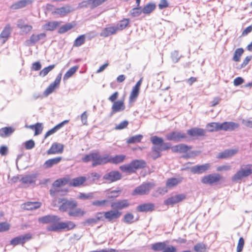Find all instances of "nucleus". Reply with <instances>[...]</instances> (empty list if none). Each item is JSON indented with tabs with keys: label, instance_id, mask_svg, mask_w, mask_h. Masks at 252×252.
<instances>
[{
	"label": "nucleus",
	"instance_id": "0e129e2a",
	"mask_svg": "<svg viewBox=\"0 0 252 252\" xmlns=\"http://www.w3.org/2000/svg\"><path fill=\"white\" fill-rule=\"evenodd\" d=\"M42 124L40 123H37L35 125V126H34V130L35 131L34 135H37L40 134L42 131Z\"/></svg>",
	"mask_w": 252,
	"mask_h": 252
},
{
	"label": "nucleus",
	"instance_id": "dca6fc26",
	"mask_svg": "<svg viewBox=\"0 0 252 252\" xmlns=\"http://www.w3.org/2000/svg\"><path fill=\"white\" fill-rule=\"evenodd\" d=\"M210 166L209 163L197 165L192 167L190 168V171L193 174H200L208 170L210 168Z\"/></svg>",
	"mask_w": 252,
	"mask_h": 252
},
{
	"label": "nucleus",
	"instance_id": "ddd939ff",
	"mask_svg": "<svg viewBox=\"0 0 252 252\" xmlns=\"http://www.w3.org/2000/svg\"><path fill=\"white\" fill-rule=\"evenodd\" d=\"M62 78V73L58 74L55 80L48 86V87L44 91V94L46 96H48L52 93L55 89L59 86Z\"/></svg>",
	"mask_w": 252,
	"mask_h": 252
},
{
	"label": "nucleus",
	"instance_id": "bb28decb",
	"mask_svg": "<svg viewBox=\"0 0 252 252\" xmlns=\"http://www.w3.org/2000/svg\"><path fill=\"white\" fill-rule=\"evenodd\" d=\"M39 202H27L22 204V208L26 210H33L39 208L41 206Z\"/></svg>",
	"mask_w": 252,
	"mask_h": 252
},
{
	"label": "nucleus",
	"instance_id": "603ef678",
	"mask_svg": "<svg viewBox=\"0 0 252 252\" xmlns=\"http://www.w3.org/2000/svg\"><path fill=\"white\" fill-rule=\"evenodd\" d=\"M121 190H113L107 191L106 196L109 199H113L118 197L121 193Z\"/></svg>",
	"mask_w": 252,
	"mask_h": 252
},
{
	"label": "nucleus",
	"instance_id": "774afa93",
	"mask_svg": "<svg viewBox=\"0 0 252 252\" xmlns=\"http://www.w3.org/2000/svg\"><path fill=\"white\" fill-rule=\"evenodd\" d=\"M128 124L127 121H124L115 126L116 129H122L127 127Z\"/></svg>",
	"mask_w": 252,
	"mask_h": 252
},
{
	"label": "nucleus",
	"instance_id": "de8ad7c7",
	"mask_svg": "<svg viewBox=\"0 0 252 252\" xmlns=\"http://www.w3.org/2000/svg\"><path fill=\"white\" fill-rule=\"evenodd\" d=\"M120 169L124 172L126 173H134L135 172V170H134L131 163H130L129 164H125L123 165H122L120 167Z\"/></svg>",
	"mask_w": 252,
	"mask_h": 252
},
{
	"label": "nucleus",
	"instance_id": "ea45409f",
	"mask_svg": "<svg viewBox=\"0 0 252 252\" xmlns=\"http://www.w3.org/2000/svg\"><path fill=\"white\" fill-rule=\"evenodd\" d=\"M15 130L12 127H5L0 129V136L5 137L9 136Z\"/></svg>",
	"mask_w": 252,
	"mask_h": 252
},
{
	"label": "nucleus",
	"instance_id": "09e8293b",
	"mask_svg": "<svg viewBox=\"0 0 252 252\" xmlns=\"http://www.w3.org/2000/svg\"><path fill=\"white\" fill-rule=\"evenodd\" d=\"M244 53V50L243 48H238L237 49L234 53V55L232 58L233 61L237 62L240 61L241 56Z\"/></svg>",
	"mask_w": 252,
	"mask_h": 252
},
{
	"label": "nucleus",
	"instance_id": "0eeeda50",
	"mask_svg": "<svg viewBox=\"0 0 252 252\" xmlns=\"http://www.w3.org/2000/svg\"><path fill=\"white\" fill-rule=\"evenodd\" d=\"M17 27L20 30V32L22 35L29 33L32 29V26L28 24L25 20L22 19L17 20Z\"/></svg>",
	"mask_w": 252,
	"mask_h": 252
},
{
	"label": "nucleus",
	"instance_id": "49530a36",
	"mask_svg": "<svg viewBox=\"0 0 252 252\" xmlns=\"http://www.w3.org/2000/svg\"><path fill=\"white\" fill-rule=\"evenodd\" d=\"M109 201L107 199L96 200L92 202V204L95 207H105L107 206Z\"/></svg>",
	"mask_w": 252,
	"mask_h": 252
},
{
	"label": "nucleus",
	"instance_id": "9d476101",
	"mask_svg": "<svg viewBox=\"0 0 252 252\" xmlns=\"http://www.w3.org/2000/svg\"><path fill=\"white\" fill-rule=\"evenodd\" d=\"M73 11V9L71 6L66 5L64 6L55 9V10L52 11V14L54 15H58L62 17Z\"/></svg>",
	"mask_w": 252,
	"mask_h": 252
},
{
	"label": "nucleus",
	"instance_id": "79ce46f5",
	"mask_svg": "<svg viewBox=\"0 0 252 252\" xmlns=\"http://www.w3.org/2000/svg\"><path fill=\"white\" fill-rule=\"evenodd\" d=\"M206 128L210 132L220 130V123H211L206 126Z\"/></svg>",
	"mask_w": 252,
	"mask_h": 252
},
{
	"label": "nucleus",
	"instance_id": "e433bc0d",
	"mask_svg": "<svg viewBox=\"0 0 252 252\" xmlns=\"http://www.w3.org/2000/svg\"><path fill=\"white\" fill-rule=\"evenodd\" d=\"M190 149V147L183 144L176 145L173 147L172 148V151L174 152L179 153H186Z\"/></svg>",
	"mask_w": 252,
	"mask_h": 252
},
{
	"label": "nucleus",
	"instance_id": "c85d7f7f",
	"mask_svg": "<svg viewBox=\"0 0 252 252\" xmlns=\"http://www.w3.org/2000/svg\"><path fill=\"white\" fill-rule=\"evenodd\" d=\"M62 22L60 21H51L49 22L42 26L43 30L46 31H54L57 27H59Z\"/></svg>",
	"mask_w": 252,
	"mask_h": 252
},
{
	"label": "nucleus",
	"instance_id": "72a5a7b5",
	"mask_svg": "<svg viewBox=\"0 0 252 252\" xmlns=\"http://www.w3.org/2000/svg\"><path fill=\"white\" fill-rule=\"evenodd\" d=\"M59 226L61 228V230L63 229L65 231H68L75 228V224L71 221H67L66 222H59Z\"/></svg>",
	"mask_w": 252,
	"mask_h": 252
},
{
	"label": "nucleus",
	"instance_id": "a878e982",
	"mask_svg": "<svg viewBox=\"0 0 252 252\" xmlns=\"http://www.w3.org/2000/svg\"><path fill=\"white\" fill-rule=\"evenodd\" d=\"M239 125L237 123L229 122L220 123V130L232 131L238 128Z\"/></svg>",
	"mask_w": 252,
	"mask_h": 252
},
{
	"label": "nucleus",
	"instance_id": "58836bf2",
	"mask_svg": "<svg viewBox=\"0 0 252 252\" xmlns=\"http://www.w3.org/2000/svg\"><path fill=\"white\" fill-rule=\"evenodd\" d=\"M126 158V156L123 155H117L114 157L109 155V162L118 164L122 162Z\"/></svg>",
	"mask_w": 252,
	"mask_h": 252
},
{
	"label": "nucleus",
	"instance_id": "412c9836",
	"mask_svg": "<svg viewBox=\"0 0 252 252\" xmlns=\"http://www.w3.org/2000/svg\"><path fill=\"white\" fill-rule=\"evenodd\" d=\"M12 32V28L9 24H7L0 34V40L2 43H5L9 38Z\"/></svg>",
	"mask_w": 252,
	"mask_h": 252
},
{
	"label": "nucleus",
	"instance_id": "c9c22d12",
	"mask_svg": "<svg viewBox=\"0 0 252 252\" xmlns=\"http://www.w3.org/2000/svg\"><path fill=\"white\" fill-rule=\"evenodd\" d=\"M62 158L61 157L49 159L45 161L44 166L46 168H50L53 165L58 164L62 160Z\"/></svg>",
	"mask_w": 252,
	"mask_h": 252
},
{
	"label": "nucleus",
	"instance_id": "9b49d317",
	"mask_svg": "<svg viewBox=\"0 0 252 252\" xmlns=\"http://www.w3.org/2000/svg\"><path fill=\"white\" fill-rule=\"evenodd\" d=\"M186 198V195L184 193L176 194L164 200V203L166 205H173L180 202Z\"/></svg>",
	"mask_w": 252,
	"mask_h": 252
},
{
	"label": "nucleus",
	"instance_id": "f3484780",
	"mask_svg": "<svg viewBox=\"0 0 252 252\" xmlns=\"http://www.w3.org/2000/svg\"><path fill=\"white\" fill-rule=\"evenodd\" d=\"M104 218L109 221L118 219L122 215V213L118 210H110L103 212Z\"/></svg>",
	"mask_w": 252,
	"mask_h": 252
},
{
	"label": "nucleus",
	"instance_id": "6ab92c4d",
	"mask_svg": "<svg viewBox=\"0 0 252 252\" xmlns=\"http://www.w3.org/2000/svg\"><path fill=\"white\" fill-rule=\"evenodd\" d=\"M46 36V34L44 33H41L38 34H32L30 39L25 41V44L27 46H30L34 44L39 40L44 38Z\"/></svg>",
	"mask_w": 252,
	"mask_h": 252
},
{
	"label": "nucleus",
	"instance_id": "aec40b11",
	"mask_svg": "<svg viewBox=\"0 0 252 252\" xmlns=\"http://www.w3.org/2000/svg\"><path fill=\"white\" fill-rule=\"evenodd\" d=\"M124 100L123 99L119 100L114 102L112 106L111 115L117 112L123 111L125 109Z\"/></svg>",
	"mask_w": 252,
	"mask_h": 252
},
{
	"label": "nucleus",
	"instance_id": "f03ea898",
	"mask_svg": "<svg viewBox=\"0 0 252 252\" xmlns=\"http://www.w3.org/2000/svg\"><path fill=\"white\" fill-rule=\"evenodd\" d=\"M252 174V164L243 165L240 169L232 177L234 182H241L243 178H247Z\"/></svg>",
	"mask_w": 252,
	"mask_h": 252
},
{
	"label": "nucleus",
	"instance_id": "e2e57ef3",
	"mask_svg": "<svg viewBox=\"0 0 252 252\" xmlns=\"http://www.w3.org/2000/svg\"><path fill=\"white\" fill-rule=\"evenodd\" d=\"M167 191L166 189L164 188H159L155 190L153 194V195L155 197L158 196L160 194H163Z\"/></svg>",
	"mask_w": 252,
	"mask_h": 252
},
{
	"label": "nucleus",
	"instance_id": "393cba45",
	"mask_svg": "<svg viewBox=\"0 0 252 252\" xmlns=\"http://www.w3.org/2000/svg\"><path fill=\"white\" fill-rule=\"evenodd\" d=\"M34 0H21L13 3L11 5L10 8L13 10H17L26 7L27 5L32 3Z\"/></svg>",
	"mask_w": 252,
	"mask_h": 252
},
{
	"label": "nucleus",
	"instance_id": "3c124183",
	"mask_svg": "<svg viewBox=\"0 0 252 252\" xmlns=\"http://www.w3.org/2000/svg\"><path fill=\"white\" fill-rule=\"evenodd\" d=\"M156 5L154 3H148L146 4L142 9V12L144 14H150L155 10Z\"/></svg>",
	"mask_w": 252,
	"mask_h": 252
},
{
	"label": "nucleus",
	"instance_id": "6e6d98bb",
	"mask_svg": "<svg viewBox=\"0 0 252 252\" xmlns=\"http://www.w3.org/2000/svg\"><path fill=\"white\" fill-rule=\"evenodd\" d=\"M55 66V64H52L44 68L39 72V75L42 77L45 76L50 71L54 68Z\"/></svg>",
	"mask_w": 252,
	"mask_h": 252
},
{
	"label": "nucleus",
	"instance_id": "a19ab883",
	"mask_svg": "<svg viewBox=\"0 0 252 252\" xmlns=\"http://www.w3.org/2000/svg\"><path fill=\"white\" fill-rule=\"evenodd\" d=\"M130 163L135 171L145 167L146 164L145 161L143 160H134Z\"/></svg>",
	"mask_w": 252,
	"mask_h": 252
},
{
	"label": "nucleus",
	"instance_id": "c756f323",
	"mask_svg": "<svg viewBox=\"0 0 252 252\" xmlns=\"http://www.w3.org/2000/svg\"><path fill=\"white\" fill-rule=\"evenodd\" d=\"M36 179L35 174H30L23 177L20 181L24 184L30 185L35 183Z\"/></svg>",
	"mask_w": 252,
	"mask_h": 252
},
{
	"label": "nucleus",
	"instance_id": "20e7f679",
	"mask_svg": "<svg viewBox=\"0 0 252 252\" xmlns=\"http://www.w3.org/2000/svg\"><path fill=\"white\" fill-rule=\"evenodd\" d=\"M155 185L153 183L147 182L144 183L138 186L133 190V195H144L149 193L150 190L155 187Z\"/></svg>",
	"mask_w": 252,
	"mask_h": 252
},
{
	"label": "nucleus",
	"instance_id": "69168bd1",
	"mask_svg": "<svg viewBox=\"0 0 252 252\" xmlns=\"http://www.w3.org/2000/svg\"><path fill=\"white\" fill-rule=\"evenodd\" d=\"M142 10L140 7L134 8L131 10V14L133 17H137L140 15Z\"/></svg>",
	"mask_w": 252,
	"mask_h": 252
},
{
	"label": "nucleus",
	"instance_id": "a18cd8bd",
	"mask_svg": "<svg viewBox=\"0 0 252 252\" xmlns=\"http://www.w3.org/2000/svg\"><path fill=\"white\" fill-rule=\"evenodd\" d=\"M75 26V24L72 23H67L62 27L59 29L58 31V32L59 33H63L69 30H71L73 28H74Z\"/></svg>",
	"mask_w": 252,
	"mask_h": 252
},
{
	"label": "nucleus",
	"instance_id": "bf43d9fd",
	"mask_svg": "<svg viewBox=\"0 0 252 252\" xmlns=\"http://www.w3.org/2000/svg\"><path fill=\"white\" fill-rule=\"evenodd\" d=\"M134 216L131 213H127L124 216V221L127 224H130L133 222Z\"/></svg>",
	"mask_w": 252,
	"mask_h": 252
},
{
	"label": "nucleus",
	"instance_id": "052dcab7",
	"mask_svg": "<svg viewBox=\"0 0 252 252\" xmlns=\"http://www.w3.org/2000/svg\"><path fill=\"white\" fill-rule=\"evenodd\" d=\"M194 250L196 252H205L206 246L203 243H198L194 247Z\"/></svg>",
	"mask_w": 252,
	"mask_h": 252
},
{
	"label": "nucleus",
	"instance_id": "423d86ee",
	"mask_svg": "<svg viewBox=\"0 0 252 252\" xmlns=\"http://www.w3.org/2000/svg\"><path fill=\"white\" fill-rule=\"evenodd\" d=\"M221 179V176L218 173L206 175L201 178V183L204 184L213 185L218 183Z\"/></svg>",
	"mask_w": 252,
	"mask_h": 252
},
{
	"label": "nucleus",
	"instance_id": "2f4dec72",
	"mask_svg": "<svg viewBox=\"0 0 252 252\" xmlns=\"http://www.w3.org/2000/svg\"><path fill=\"white\" fill-rule=\"evenodd\" d=\"M87 212L80 208H75L68 212V215L73 217H81L86 215Z\"/></svg>",
	"mask_w": 252,
	"mask_h": 252
},
{
	"label": "nucleus",
	"instance_id": "37998d69",
	"mask_svg": "<svg viewBox=\"0 0 252 252\" xmlns=\"http://www.w3.org/2000/svg\"><path fill=\"white\" fill-rule=\"evenodd\" d=\"M166 246V242H157L152 245L151 249L155 251L163 252L165 247Z\"/></svg>",
	"mask_w": 252,
	"mask_h": 252
},
{
	"label": "nucleus",
	"instance_id": "864d4df0",
	"mask_svg": "<svg viewBox=\"0 0 252 252\" xmlns=\"http://www.w3.org/2000/svg\"><path fill=\"white\" fill-rule=\"evenodd\" d=\"M140 89L135 87H133L132 91L130 94L129 100L132 101L135 100L138 96Z\"/></svg>",
	"mask_w": 252,
	"mask_h": 252
},
{
	"label": "nucleus",
	"instance_id": "a211bd4d",
	"mask_svg": "<svg viewBox=\"0 0 252 252\" xmlns=\"http://www.w3.org/2000/svg\"><path fill=\"white\" fill-rule=\"evenodd\" d=\"M60 220V218L55 215H47L38 218V221L42 223H55Z\"/></svg>",
	"mask_w": 252,
	"mask_h": 252
},
{
	"label": "nucleus",
	"instance_id": "2eb2a0df",
	"mask_svg": "<svg viewBox=\"0 0 252 252\" xmlns=\"http://www.w3.org/2000/svg\"><path fill=\"white\" fill-rule=\"evenodd\" d=\"M130 204L128 200H120L111 203V207L116 210H122L129 207Z\"/></svg>",
	"mask_w": 252,
	"mask_h": 252
},
{
	"label": "nucleus",
	"instance_id": "7ed1b4c3",
	"mask_svg": "<svg viewBox=\"0 0 252 252\" xmlns=\"http://www.w3.org/2000/svg\"><path fill=\"white\" fill-rule=\"evenodd\" d=\"M59 203H62L59 207V210L63 212H70L71 210L76 208L78 203L76 201L73 199L68 200L66 198H63L59 199Z\"/></svg>",
	"mask_w": 252,
	"mask_h": 252
},
{
	"label": "nucleus",
	"instance_id": "4468645a",
	"mask_svg": "<svg viewBox=\"0 0 252 252\" xmlns=\"http://www.w3.org/2000/svg\"><path fill=\"white\" fill-rule=\"evenodd\" d=\"M117 32L115 24L108 25L102 29L101 32L100 33V36L103 37H107L111 35L116 34Z\"/></svg>",
	"mask_w": 252,
	"mask_h": 252
},
{
	"label": "nucleus",
	"instance_id": "f257e3e1",
	"mask_svg": "<svg viewBox=\"0 0 252 252\" xmlns=\"http://www.w3.org/2000/svg\"><path fill=\"white\" fill-rule=\"evenodd\" d=\"M82 161L85 162L92 161V166L95 167L109 163V154L101 155L98 152L90 153L83 157Z\"/></svg>",
	"mask_w": 252,
	"mask_h": 252
},
{
	"label": "nucleus",
	"instance_id": "b1692460",
	"mask_svg": "<svg viewBox=\"0 0 252 252\" xmlns=\"http://www.w3.org/2000/svg\"><path fill=\"white\" fill-rule=\"evenodd\" d=\"M238 152L237 149H227L224 150V151L220 153L217 156V158H230L235 154H236Z\"/></svg>",
	"mask_w": 252,
	"mask_h": 252
},
{
	"label": "nucleus",
	"instance_id": "f8f14e48",
	"mask_svg": "<svg viewBox=\"0 0 252 252\" xmlns=\"http://www.w3.org/2000/svg\"><path fill=\"white\" fill-rule=\"evenodd\" d=\"M122 178L121 174L118 171H112L105 174L103 177V179L107 181L109 183L117 181Z\"/></svg>",
	"mask_w": 252,
	"mask_h": 252
},
{
	"label": "nucleus",
	"instance_id": "1a4fd4ad",
	"mask_svg": "<svg viewBox=\"0 0 252 252\" xmlns=\"http://www.w3.org/2000/svg\"><path fill=\"white\" fill-rule=\"evenodd\" d=\"M32 239V235L28 233L23 235H21L12 239L10 241V244L15 246L18 245H23L27 241Z\"/></svg>",
	"mask_w": 252,
	"mask_h": 252
},
{
	"label": "nucleus",
	"instance_id": "473e14b6",
	"mask_svg": "<svg viewBox=\"0 0 252 252\" xmlns=\"http://www.w3.org/2000/svg\"><path fill=\"white\" fill-rule=\"evenodd\" d=\"M182 181V178H171L167 180L166 186L169 189H171L180 184Z\"/></svg>",
	"mask_w": 252,
	"mask_h": 252
},
{
	"label": "nucleus",
	"instance_id": "4d7b16f0",
	"mask_svg": "<svg viewBox=\"0 0 252 252\" xmlns=\"http://www.w3.org/2000/svg\"><path fill=\"white\" fill-rule=\"evenodd\" d=\"M85 41V35H81L78 36L74 41V46L79 47L84 44Z\"/></svg>",
	"mask_w": 252,
	"mask_h": 252
},
{
	"label": "nucleus",
	"instance_id": "6e6552de",
	"mask_svg": "<svg viewBox=\"0 0 252 252\" xmlns=\"http://www.w3.org/2000/svg\"><path fill=\"white\" fill-rule=\"evenodd\" d=\"M165 137L168 140L179 142L182 139L186 138L187 136L185 133L180 131H173L167 134Z\"/></svg>",
	"mask_w": 252,
	"mask_h": 252
},
{
	"label": "nucleus",
	"instance_id": "5fc2aeb1",
	"mask_svg": "<svg viewBox=\"0 0 252 252\" xmlns=\"http://www.w3.org/2000/svg\"><path fill=\"white\" fill-rule=\"evenodd\" d=\"M143 138L141 134L136 135L130 137L127 141L128 143H135L140 142Z\"/></svg>",
	"mask_w": 252,
	"mask_h": 252
},
{
	"label": "nucleus",
	"instance_id": "cd10ccee",
	"mask_svg": "<svg viewBox=\"0 0 252 252\" xmlns=\"http://www.w3.org/2000/svg\"><path fill=\"white\" fill-rule=\"evenodd\" d=\"M187 133L191 136H201L205 134V130L201 128L194 127L187 130Z\"/></svg>",
	"mask_w": 252,
	"mask_h": 252
},
{
	"label": "nucleus",
	"instance_id": "f704fd0d",
	"mask_svg": "<svg viewBox=\"0 0 252 252\" xmlns=\"http://www.w3.org/2000/svg\"><path fill=\"white\" fill-rule=\"evenodd\" d=\"M151 141L155 145L154 146H159L161 148H166L165 144L163 143V139L157 136H154L151 137Z\"/></svg>",
	"mask_w": 252,
	"mask_h": 252
},
{
	"label": "nucleus",
	"instance_id": "5701e85b",
	"mask_svg": "<svg viewBox=\"0 0 252 252\" xmlns=\"http://www.w3.org/2000/svg\"><path fill=\"white\" fill-rule=\"evenodd\" d=\"M63 150V145L60 143H54L52 144L51 148L47 151L48 155L61 154Z\"/></svg>",
	"mask_w": 252,
	"mask_h": 252
},
{
	"label": "nucleus",
	"instance_id": "13d9d810",
	"mask_svg": "<svg viewBox=\"0 0 252 252\" xmlns=\"http://www.w3.org/2000/svg\"><path fill=\"white\" fill-rule=\"evenodd\" d=\"M78 67L73 66L71 67L64 74L63 79H66L70 77L77 70Z\"/></svg>",
	"mask_w": 252,
	"mask_h": 252
},
{
	"label": "nucleus",
	"instance_id": "4be33fe9",
	"mask_svg": "<svg viewBox=\"0 0 252 252\" xmlns=\"http://www.w3.org/2000/svg\"><path fill=\"white\" fill-rule=\"evenodd\" d=\"M168 148V147L166 148H161V147L159 146H153L152 148L151 152L149 154V156L153 159H156L161 156L160 152L162 151L165 150Z\"/></svg>",
	"mask_w": 252,
	"mask_h": 252
},
{
	"label": "nucleus",
	"instance_id": "7c9ffc66",
	"mask_svg": "<svg viewBox=\"0 0 252 252\" xmlns=\"http://www.w3.org/2000/svg\"><path fill=\"white\" fill-rule=\"evenodd\" d=\"M86 178L85 177H79L75 178L72 180L69 179L68 183L69 186L72 187H79L82 185L86 181Z\"/></svg>",
	"mask_w": 252,
	"mask_h": 252
},
{
	"label": "nucleus",
	"instance_id": "c03bdc74",
	"mask_svg": "<svg viewBox=\"0 0 252 252\" xmlns=\"http://www.w3.org/2000/svg\"><path fill=\"white\" fill-rule=\"evenodd\" d=\"M129 20L127 19H124L123 20L120 21V22L117 24H115V26L117 29V31H122L125 29L129 24Z\"/></svg>",
	"mask_w": 252,
	"mask_h": 252
},
{
	"label": "nucleus",
	"instance_id": "8fccbe9b",
	"mask_svg": "<svg viewBox=\"0 0 252 252\" xmlns=\"http://www.w3.org/2000/svg\"><path fill=\"white\" fill-rule=\"evenodd\" d=\"M77 198L81 200H87V199H91L94 198V193L89 192L88 193H85L83 192H80L78 195Z\"/></svg>",
	"mask_w": 252,
	"mask_h": 252
},
{
	"label": "nucleus",
	"instance_id": "39448f33",
	"mask_svg": "<svg viewBox=\"0 0 252 252\" xmlns=\"http://www.w3.org/2000/svg\"><path fill=\"white\" fill-rule=\"evenodd\" d=\"M69 181V177H64L56 180L53 184V188L50 189V194L52 196L56 195L59 191V188L65 185H68Z\"/></svg>",
	"mask_w": 252,
	"mask_h": 252
},
{
	"label": "nucleus",
	"instance_id": "338daca9",
	"mask_svg": "<svg viewBox=\"0 0 252 252\" xmlns=\"http://www.w3.org/2000/svg\"><path fill=\"white\" fill-rule=\"evenodd\" d=\"M171 58L173 62L177 63L180 58L178 52L177 51H173L171 53Z\"/></svg>",
	"mask_w": 252,
	"mask_h": 252
},
{
	"label": "nucleus",
	"instance_id": "680f3d73",
	"mask_svg": "<svg viewBox=\"0 0 252 252\" xmlns=\"http://www.w3.org/2000/svg\"><path fill=\"white\" fill-rule=\"evenodd\" d=\"M244 239L243 237L239 238L237 246V252H241L244 246Z\"/></svg>",
	"mask_w": 252,
	"mask_h": 252
},
{
	"label": "nucleus",
	"instance_id": "4c0bfd02",
	"mask_svg": "<svg viewBox=\"0 0 252 252\" xmlns=\"http://www.w3.org/2000/svg\"><path fill=\"white\" fill-rule=\"evenodd\" d=\"M154 209V205L153 203H145L138 206L137 210L139 212L152 211Z\"/></svg>",
	"mask_w": 252,
	"mask_h": 252
}]
</instances>
